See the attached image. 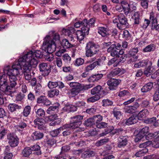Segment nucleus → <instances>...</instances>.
I'll use <instances>...</instances> for the list:
<instances>
[{"mask_svg": "<svg viewBox=\"0 0 159 159\" xmlns=\"http://www.w3.org/2000/svg\"><path fill=\"white\" fill-rule=\"evenodd\" d=\"M33 55V51H30L20 57L19 61L21 63V66H28L31 67V69L32 67H35L38 64V61Z\"/></svg>", "mask_w": 159, "mask_h": 159, "instance_id": "nucleus-1", "label": "nucleus"}, {"mask_svg": "<svg viewBox=\"0 0 159 159\" xmlns=\"http://www.w3.org/2000/svg\"><path fill=\"white\" fill-rule=\"evenodd\" d=\"M21 63L18 61L15 62L11 66V68H9L7 70V74L9 76H15L16 77L19 75L22 74L23 71L21 67Z\"/></svg>", "mask_w": 159, "mask_h": 159, "instance_id": "nucleus-2", "label": "nucleus"}, {"mask_svg": "<svg viewBox=\"0 0 159 159\" xmlns=\"http://www.w3.org/2000/svg\"><path fill=\"white\" fill-rule=\"evenodd\" d=\"M43 46L46 49L48 53H52L56 50V46L54 41L51 39L49 36H47L44 38Z\"/></svg>", "mask_w": 159, "mask_h": 159, "instance_id": "nucleus-3", "label": "nucleus"}, {"mask_svg": "<svg viewBox=\"0 0 159 159\" xmlns=\"http://www.w3.org/2000/svg\"><path fill=\"white\" fill-rule=\"evenodd\" d=\"M84 117V116L77 115L71 117L70 123L65 125V127L67 128L71 127L74 129L79 127L82 124Z\"/></svg>", "mask_w": 159, "mask_h": 159, "instance_id": "nucleus-4", "label": "nucleus"}, {"mask_svg": "<svg viewBox=\"0 0 159 159\" xmlns=\"http://www.w3.org/2000/svg\"><path fill=\"white\" fill-rule=\"evenodd\" d=\"M99 46L92 42L88 43L86 47V56L91 57L96 54L99 51Z\"/></svg>", "mask_w": 159, "mask_h": 159, "instance_id": "nucleus-5", "label": "nucleus"}, {"mask_svg": "<svg viewBox=\"0 0 159 159\" xmlns=\"http://www.w3.org/2000/svg\"><path fill=\"white\" fill-rule=\"evenodd\" d=\"M39 67L41 74L44 77L48 76L51 72V66L47 63L43 62L40 63Z\"/></svg>", "mask_w": 159, "mask_h": 159, "instance_id": "nucleus-6", "label": "nucleus"}, {"mask_svg": "<svg viewBox=\"0 0 159 159\" xmlns=\"http://www.w3.org/2000/svg\"><path fill=\"white\" fill-rule=\"evenodd\" d=\"M7 136L8 143L11 147H15L18 145L19 139L16 136L10 133L8 134Z\"/></svg>", "mask_w": 159, "mask_h": 159, "instance_id": "nucleus-7", "label": "nucleus"}, {"mask_svg": "<svg viewBox=\"0 0 159 159\" xmlns=\"http://www.w3.org/2000/svg\"><path fill=\"white\" fill-rule=\"evenodd\" d=\"M140 105L137 102H135L134 104L130 106H125L124 108V111L125 113L132 114L137 111Z\"/></svg>", "mask_w": 159, "mask_h": 159, "instance_id": "nucleus-8", "label": "nucleus"}, {"mask_svg": "<svg viewBox=\"0 0 159 159\" xmlns=\"http://www.w3.org/2000/svg\"><path fill=\"white\" fill-rule=\"evenodd\" d=\"M75 29L74 28L71 27L67 29L63 28L62 30V32L66 36H67L72 41L74 39V37L73 34L75 33Z\"/></svg>", "mask_w": 159, "mask_h": 159, "instance_id": "nucleus-9", "label": "nucleus"}, {"mask_svg": "<svg viewBox=\"0 0 159 159\" xmlns=\"http://www.w3.org/2000/svg\"><path fill=\"white\" fill-rule=\"evenodd\" d=\"M89 33V29L87 27H86L84 30H77L76 34V35L77 39L80 42L84 39L85 36L86 34L88 35Z\"/></svg>", "mask_w": 159, "mask_h": 159, "instance_id": "nucleus-10", "label": "nucleus"}, {"mask_svg": "<svg viewBox=\"0 0 159 159\" xmlns=\"http://www.w3.org/2000/svg\"><path fill=\"white\" fill-rule=\"evenodd\" d=\"M119 24H117V27L119 29H122L123 27H125L128 25L127 19L125 16L122 14L119 15Z\"/></svg>", "mask_w": 159, "mask_h": 159, "instance_id": "nucleus-11", "label": "nucleus"}, {"mask_svg": "<svg viewBox=\"0 0 159 159\" xmlns=\"http://www.w3.org/2000/svg\"><path fill=\"white\" fill-rule=\"evenodd\" d=\"M150 20L152 24V29L153 30L159 32V24L156 25L157 24V20L155 17V14L153 12H151L150 15Z\"/></svg>", "mask_w": 159, "mask_h": 159, "instance_id": "nucleus-12", "label": "nucleus"}, {"mask_svg": "<svg viewBox=\"0 0 159 159\" xmlns=\"http://www.w3.org/2000/svg\"><path fill=\"white\" fill-rule=\"evenodd\" d=\"M152 61H149V65L148 67L145 68L144 71V73L145 75L147 77L151 75L152 74L155 72L156 70L155 66H152Z\"/></svg>", "mask_w": 159, "mask_h": 159, "instance_id": "nucleus-13", "label": "nucleus"}, {"mask_svg": "<svg viewBox=\"0 0 159 159\" xmlns=\"http://www.w3.org/2000/svg\"><path fill=\"white\" fill-rule=\"evenodd\" d=\"M27 124V121L23 119L18 121L17 125L15 126V127L18 130L22 131L26 129Z\"/></svg>", "mask_w": 159, "mask_h": 159, "instance_id": "nucleus-14", "label": "nucleus"}, {"mask_svg": "<svg viewBox=\"0 0 159 159\" xmlns=\"http://www.w3.org/2000/svg\"><path fill=\"white\" fill-rule=\"evenodd\" d=\"M23 66V73L24 74V77L26 80L30 82V81L31 80V74L30 70L31 68L30 67H28L26 66Z\"/></svg>", "mask_w": 159, "mask_h": 159, "instance_id": "nucleus-15", "label": "nucleus"}, {"mask_svg": "<svg viewBox=\"0 0 159 159\" xmlns=\"http://www.w3.org/2000/svg\"><path fill=\"white\" fill-rule=\"evenodd\" d=\"M37 102L38 104H42L46 106H49L51 104V102L44 95H41L38 97L37 99Z\"/></svg>", "mask_w": 159, "mask_h": 159, "instance_id": "nucleus-16", "label": "nucleus"}, {"mask_svg": "<svg viewBox=\"0 0 159 159\" xmlns=\"http://www.w3.org/2000/svg\"><path fill=\"white\" fill-rule=\"evenodd\" d=\"M110 90L116 89L117 86L120 82V80H118L115 79H110Z\"/></svg>", "mask_w": 159, "mask_h": 159, "instance_id": "nucleus-17", "label": "nucleus"}, {"mask_svg": "<svg viewBox=\"0 0 159 159\" xmlns=\"http://www.w3.org/2000/svg\"><path fill=\"white\" fill-rule=\"evenodd\" d=\"M86 23L87 19H84L82 21L79 20L75 22L74 24V26L76 28L81 27V30H82V31H83L86 27L85 26L86 25H87Z\"/></svg>", "mask_w": 159, "mask_h": 159, "instance_id": "nucleus-18", "label": "nucleus"}, {"mask_svg": "<svg viewBox=\"0 0 159 159\" xmlns=\"http://www.w3.org/2000/svg\"><path fill=\"white\" fill-rule=\"evenodd\" d=\"M43 134L39 131H34L31 135L32 139L34 141L43 138Z\"/></svg>", "mask_w": 159, "mask_h": 159, "instance_id": "nucleus-19", "label": "nucleus"}, {"mask_svg": "<svg viewBox=\"0 0 159 159\" xmlns=\"http://www.w3.org/2000/svg\"><path fill=\"white\" fill-rule=\"evenodd\" d=\"M144 122L146 124H153V125L157 126L159 125V120H157L156 117L148 118L144 120Z\"/></svg>", "mask_w": 159, "mask_h": 159, "instance_id": "nucleus-20", "label": "nucleus"}, {"mask_svg": "<svg viewBox=\"0 0 159 159\" xmlns=\"http://www.w3.org/2000/svg\"><path fill=\"white\" fill-rule=\"evenodd\" d=\"M128 141L127 138L125 136H121L119 139L118 146L119 148H122L126 145Z\"/></svg>", "mask_w": 159, "mask_h": 159, "instance_id": "nucleus-21", "label": "nucleus"}, {"mask_svg": "<svg viewBox=\"0 0 159 159\" xmlns=\"http://www.w3.org/2000/svg\"><path fill=\"white\" fill-rule=\"evenodd\" d=\"M153 87V83L149 82L144 85L141 89V90L142 93H147L150 91Z\"/></svg>", "mask_w": 159, "mask_h": 159, "instance_id": "nucleus-22", "label": "nucleus"}, {"mask_svg": "<svg viewBox=\"0 0 159 159\" xmlns=\"http://www.w3.org/2000/svg\"><path fill=\"white\" fill-rule=\"evenodd\" d=\"M97 30L98 33L102 37H105L107 35H108V33L107 32L108 31V28L103 27H98Z\"/></svg>", "mask_w": 159, "mask_h": 159, "instance_id": "nucleus-23", "label": "nucleus"}, {"mask_svg": "<svg viewBox=\"0 0 159 159\" xmlns=\"http://www.w3.org/2000/svg\"><path fill=\"white\" fill-rule=\"evenodd\" d=\"M77 109L76 106L73 105H66L63 107V110L64 111L69 112H74Z\"/></svg>", "mask_w": 159, "mask_h": 159, "instance_id": "nucleus-24", "label": "nucleus"}, {"mask_svg": "<svg viewBox=\"0 0 159 159\" xmlns=\"http://www.w3.org/2000/svg\"><path fill=\"white\" fill-rule=\"evenodd\" d=\"M61 46L64 49H68L73 47V45L66 39L62 40L61 43Z\"/></svg>", "mask_w": 159, "mask_h": 159, "instance_id": "nucleus-25", "label": "nucleus"}, {"mask_svg": "<svg viewBox=\"0 0 159 159\" xmlns=\"http://www.w3.org/2000/svg\"><path fill=\"white\" fill-rule=\"evenodd\" d=\"M149 61L148 59L143 60L135 64L134 66L135 68H140L145 66L148 64L149 65Z\"/></svg>", "mask_w": 159, "mask_h": 159, "instance_id": "nucleus-26", "label": "nucleus"}, {"mask_svg": "<svg viewBox=\"0 0 159 159\" xmlns=\"http://www.w3.org/2000/svg\"><path fill=\"white\" fill-rule=\"evenodd\" d=\"M137 121L136 116L133 115L126 120L125 122L126 125H129L136 123Z\"/></svg>", "mask_w": 159, "mask_h": 159, "instance_id": "nucleus-27", "label": "nucleus"}, {"mask_svg": "<svg viewBox=\"0 0 159 159\" xmlns=\"http://www.w3.org/2000/svg\"><path fill=\"white\" fill-rule=\"evenodd\" d=\"M118 50L116 48V45L112 44L110 46V53L111 56L114 57L118 56Z\"/></svg>", "mask_w": 159, "mask_h": 159, "instance_id": "nucleus-28", "label": "nucleus"}, {"mask_svg": "<svg viewBox=\"0 0 159 159\" xmlns=\"http://www.w3.org/2000/svg\"><path fill=\"white\" fill-rule=\"evenodd\" d=\"M8 108L10 111L12 112L16 111L17 109H21L22 108V106L15 103H11L9 105Z\"/></svg>", "mask_w": 159, "mask_h": 159, "instance_id": "nucleus-29", "label": "nucleus"}, {"mask_svg": "<svg viewBox=\"0 0 159 159\" xmlns=\"http://www.w3.org/2000/svg\"><path fill=\"white\" fill-rule=\"evenodd\" d=\"M101 89L102 86L100 85H98L91 90V93L92 95L98 94L101 96Z\"/></svg>", "mask_w": 159, "mask_h": 159, "instance_id": "nucleus-30", "label": "nucleus"}, {"mask_svg": "<svg viewBox=\"0 0 159 159\" xmlns=\"http://www.w3.org/2000/svg\"><path fill=\"white\" fill-rule=\"evenodd\" d=\"M35 112L36 113V116L37 118H43L45 116V111L42 108H39L37 110L35 109Z\"/></svg>", "mask_w": 159, "mask_h": 159, "instance_id": "nucleus-31", "label": "nucleus"}, {"mask_svg": "<svg viewBox=\"0 0 159 159\" xmlns=\"http://www.w3.org/2000/svg\"><path fill=\"white\" fill-rule=\"evenodd\" d=\"M95 155V152L94 151L91 150H88L84 152L82 156L85 158H89L94 156Z\"/></svg>", "mask_w": 159, "mask_h": 159, "instance_id": "nucleus-32", "label": "nucleus"}, {"mask_svg": "<svg viewBox=\"0 0 159 159\" xmlns=\"http://www.w3.org/2000/svg\"><path fill=\"white\" fill-rule=\"evenodd\" d=\"M148 114V112L147 109H143L138 113V118L139 120H141L145 118Z\"/></svg>", "mask_w": 159, "mask_h": 159, "instance_id": "nucleus-33", "label": "nucleus"}, {"mask_svg": "<svg viewBox=\"0 0 159 159\" xmlns=\"http://www.w3.org/2000/svg\"><path fill=\"white\" fill-rule=\"evenodd\" d=\"M132 18L134 20V25L135 26H137L140 22V18L139 13L137 12H135Z\"/></svg>", "mask_w": 159, "mask_h": 159, "instance_id": "nucleus-34", "label": "nucleus"}, {"mask_svg": "<svg viewBox=\"0 0 159 159\" xmlns=\"http://www.w3.org/2000/svg\"><path fill=\"white\" fill-rule=\"evenodd\" d=\"M65 128H66V126L65 127V125H64L57 129L51 131L50 134L52 137H57L60 133L61 132V130H62V129H64Z\"/></svg>", "mask_w": 159, "mask_h": 159, "instance_id": "nucleus-35", "label": "nucleus"}, {"mask_svg": "<svg viewBox=\"0 0 159 159\" xmlns=\"http://www.w3.org/2000/svg\"><path fill=\"white\" fill-rule=\"evenodd\" d=\"M59 90L56 89H52L48 92V96L49 98H52L55 96H57L59 94Z\"/></svg>", "mask_w": 159, "mask_h": 159, "instance_id": "nucleus-36", "label": "nucleus"}, {"mask_svg": "<svg viewBox=\"0 0 159 159\" xmlns=\"http://www.w3.org/2000/svg\"><path fill=\"white\" fill-rule=\"evenodd\" d=\"M80 92L79 89H71L69 90L68 93L70 97H74L77 95Z\"/></svg>", "mask_w": 159, "mask_h": 159, "instance_id": "nucleus-37", "label": "nucleus"}, {"mask_svg": "<svg viewBox=\"0 0 159 159\" xmlns=\"http://www.w3.org/2000/svg\"><path fill=\"white\" fill-rule=\"evenodd\" d=\"M9 150V147L7 146L5 150V156L3 159H12L13 154L11 153H8Z\"/></svg>", "mask_w": 159, "mask_h": 159, "instance_id": "nucleus-38", "label": "nucleus"}, {"mask_svg": "<svg viewBox=\"0 0 159 159\" xmlns=\"http://www.w3.org/2000/svg\"><path fill=\"white\" fill-rule=\"evenodd\" d=\"M32 153L31 149L29 147H25L22 152V155L25 157H29Z\"/></svg>", "mask_w": 159, "mask_h": 159, "instance_id": "nucleus-39", "label": "nucleus"}, {"mask_svg": "<svg viewBox=\"0 0 159 159\" xmlns=\"http://www.w3.org/2000/svg\"><path fill=\"white\" fill-rule=\"evenodd\" d=\"M108 87H106L105 88H102L101 91V97H102L109 93V80L107 81V82Z\"/></svg>", "mask_w": 159, "mask_h": 159, "instance_id": "nucleus-40", "label": "nucleus"}, {"mask_svg": "<svg viewBox=\"0 0 159 159\" xmlns=\"http://www.w3.org/2000/svg\"><path fill=\"white\" fill-rule=\"evenodd\" d=\"M155 45L153 44H151L146 46L143 50L144 52H148L153 51L155 49Z\"/></svg>", "mask_w": 159, "mask_h": 159, "instance_id": "nucleus-41", "label": "nucleus"}, {"mask_svg": "<svg viewBox=\"0 0 159 159\" xmlns=\"http://www.w3.org/2000/svg\"><path fill=\"white\" fill-rule=\"evenodd\" d=\"M32 151L35 152V154L37 155H39L41 154V151L40 150V146L37 144H35L32 146L31 148Z\"/></svg>", "mask_w": 159, "mask_h": 159, "instance_id": "nucleus-42", "label": "nucleus"}, {"mask_svg": "<svg viewBox=\"0 0 159 159\" xmlns=\"http://www.w3.org/2000/svg\"><path fill=\"white\" fill-rule=\"evenodd\" d=\"M46 143L49 147H52L55 146L56 144L55 139L52 138L47 139Z\"/></svg>", "mask_w": 159, "mask_h": 159, "instance_id": "nucleus-43", "label": "nucleus"}, {"mask_svg": "<svg viewBox=\"0 0 159 159\" xmlns=\"http://www.w3.org/2000/svg\"><path fill=\"white\" fill-rule=\"evenodd\" d=\"M57 114L52 115L49 116V119L50 120H54L56 125L59 124L61 122V119L57 118Z\"/></svg>", "mask_w": 159, "mask_h": 159, "instance_id": "nucleus-44", "label": "nucleus"}, {"mask_svg": "<svg viewBox=\"0 0 159 159\" xmlns=\"http://www.w3.org/2000/svg\"><path fill=\"white\" fill-rule=\"evenodd\" d=\"M10 81L9 85L12 87H15L17 84V79L16 77L15 76H9Z\"/></svg>", "mask_w": 159, "mask_h": 159, "instance_id": "nucleus-45", "label": "nucleus"}, {"mask_svg": "<svg viewBox=\"0 0 159 159\" xmlns=\"http://www.w3.org/2000/svg\"><path fill=\"white\" fill-rule=\"evenodd\" d=\"M95 124V123L93 117L87 119L84 123V125L87 127H91Z\"/></svg>", "mask_w": 159, "mask_h": 159, "instance_id": "nucleus-46", "label": "nucleus"}, {"mask_svg": "<svg viewBox=\"0 0 159 159\" xmlns=\"http://www.w3.org/2000/svg\"><path fill=\"white\" fill-rule=\"evenodd\" d=\"M31 108L30 106H26L24 108L22 113L23 116L25 117H27L30 113Z\"/></svg>", "mask_w": 159, "mask_h": 159, "instance_id": "nucleus-47", "label": "nucleus"}, {"mask_svg": "<svg viewBox=\"0 0 159 159\" xmlns=\"http://www.w3.org/2000/svg\"><path fill=\"white\" fill-rule=\"evenodd\" d=\"M95 22V19L92 18L90 19L88 21L87 20V25H86L85 26L89 28V30L90 27H94V23Z\"/></svg>", "mask_w": 159, "mask_h": 159, "instance_id": "nucleus-48", "label": "nucleus"}, {"mask_svg": "<svg viewBox=\"0 0 159 159\" xmlns=\"http://www.w3.org/2000/svg\"><path fill=\"white\" fill-rule=\"evenodd\" d=\"M73 129H74L70 127H69V128H65L64 129H62V130H61V132L63 131L62 132L63 136H66L69 135L71 134Z\"/></svg>", "mask_w": 159, "mask_h": 159, "instance_id": "nucleus-49", "label": "nucleus"}, {"mask_svg": "<svg viewBox=\"0 0 159 159\" xmlns=\"http://www.w3.org/2000/svg\"><path fill=\"white\" fill-rule=\"evenodd\" d=\"M148 151V150L147 148H143L137 152L135 153V155L137 157H141L145 155Z\"/></svg>", "mask_w": 159, "mask_h": 159, "instance_id": "nucleus-50", "label": "nucleus"}, {"mask_svg": "<svg viewBox=\"0 0 159 159\" xmlns=\"http://www.w3.org/2000/svg\"><path fill=\"white\" fill-rule=\"evenodd\" d=\"M69 86L72 89H75L80 90L81 84L76 82H70L68 84Z\"/></svg>", "mask_w": 159, "mask_h": 159, "instance_id": "nucleus-51", "label": "nucleus"}, {"mask_svg": "<svg viewBox=\"0 0 159 159\" xmlns=\"http://www.w3.org/2000/svg\"><path fill=\"white\" fill-rule=\"evenodd\" d=\"M60 105L57 103L50 107L48 109L47 111H55L56 112L58 111L59 109V107Z\"/></svg>", "mask_w": 159, "mask_h": 159, "instance_id": "nucleus-52", "label": "nucleus"}, {"mask_svg": "<svg viewBox=\"0 0 159 159\" xmlns=\"http://www.w3.org/2000/svg\"><path fill=\"white\" fill-rule=\"evenodd\" d=\"M84 59L80 57L77 58L74 63V65L76 66H80L84 63Z\"/></svg>", "mask_w": 159, "mask_h": 159, "instance_id": "nucleus-53", "label": "nucleus"}, {"mask_svg": "<svg viewBox=\"0 0 159 159\" xmlns=\"http://www.w3.org/2000/svg\"><path fill=\"white\" fill-rule=\"evenodd\" d=\"M33 56L36 58H41L43 56V52L40 50H36L33 52Z\"/></svg>", "mask_w": 159, "mask_h": 159, "instance_id": "nucleus-54", "label": "nucleus"}, {"mask_svg": "<svg viewBox=\"0 0 159 159\" xmlns=\"http://www.w3.org/2000/svg\"><path fill=\"white\" fill-rule=\"evenodd\" d=\"M53 63L54 64H56L57 66L59 67H61L62 61L61 59L58 57H55L53 60Z\"/></svg>", "mask_w": 159, "mask_h": 159, "instance_id": "nucleus-55", "label": "nucleus"}, {"mask_svg": "<svg viewBox=\"0 0 159 159\" xmlns=\"http://www.w3.org/2000/svg\"><path fill=\"white\" fill-rule=\"evenodd\" d=\"M93 87V85L91 84H80V91L88 90Z\"/></svg>", "mask_w": 159, "mask_h": 159, "instance_id": "nucleus-56", "label": "nucleus"}, {"mask_svg": "<svg viewBox=\"0 0 159 159\" xmlns=\"http://www.w3.org/2000/svg\"><path fill=\"white\" fill-rule=\"evenodd\" d=\"M45 120L43 118H37L34 121V124L37 125H44Z\"/></svg>", "mask_w": 159, "mask_h": 159, "instance_id": "nucleus-57", "label": "nucleus"}, {"mask_svg": "<svg viewBox=\"0 0 159 159\" xmlns=\"http://www.w3.org/2000/svg\"><path fill=\"white\" fill-rule=\"evenodd\" d=\"M119 59L117 57L113 58L110 61V63L111 64H113V66L114 67L117 66L119 64Z\"/></svg>", "mask_w": 159, "mask_h": 159, "instance_id": "nucleus-58", "label": "nucleus"}, {"mask_svg": "<svg viewBox=\"0 0 159 159\" xmlns=\"http://www.w3.org/2000/svg\"><path fill=\"white\" fill-rule=\"evenodd\" d=\"M138 52V48H133L129 51L128 55L132 57L135 55Z\"/></svg>", "mask_w": 159, "mask_h": 159, "instance_id": "nucleus-59", "label": "nucleus"}, {"mask_svg": "<svg viewBox=\"0 0 159 159\" xmlns=\"http://www.w3.org/2000/svg\"><path fill=\"white\" fill-rule=\"evenodd\" d=\"M94 120V122L97 125V124H98L100 123L102 119V117L100 115H98L93 116V117Z\"/></svg>", "mask_w": 159, "mask_h": 159, "instance_id": "nucleus-60", "label": "nucleus"}, {"mask_svg": "<svg viewBox=\"0 0 159 159\" xmlns=\"http://www.w3.org/2000/svg\"><path fill=\"white\" fill-rule=\"evenodd\" d=\"M131 94L128 90H123L120 91L118 93V96L120 97H123L125 96H129Z\"/></svg>", "mask_w": 159, "mask_h": 159, "instance_id": "nucleus-61", "label": "nucleus"}, {"mask_svg": "<svg viewBox=\"0 0 159 159\" xmlns=\"http://www.w3.org/2000/svg\"><path fill=\"white\" fill-rule=\"evenodd\" d=\"M62 59L66 63H70L71 58L67 54H64L62 56Z\"/></svg>", "mask_w": 159, "mask_h": 159, "instance_id": "nucleus-62", "label": "nucleus"}, {"mask_svg": "<svg viewBox=\"0 0 159 159\" xmlns=\"http://www.w3.org/2000/svg\"><path fill=\"white\" fill-rule=\"evenodd\" d=\"M159 134V131H157L153 133H150L146 136V139L148 140V139H152L157 136Z\"/></svg>", "mask_w": 159, "mask_h": 159, "instance_id": "nucleus-63", "label": "nucleus"}, {"mask_svg": "<svg viewBox=\"0 0 159 159\" xmlns=\"http://www.w3.org/2000/svg\"><path fill=\"white\" fill-rule=\"evenodd\" d=\"M149 129V128L147 126H145L139 132L140 134L144 136L148 133Z\"/></svg>", "mask_w": 159, "mask_h": 159, "instance_id": "nucleus-64", "label": "nucleus"}]
</instances>
